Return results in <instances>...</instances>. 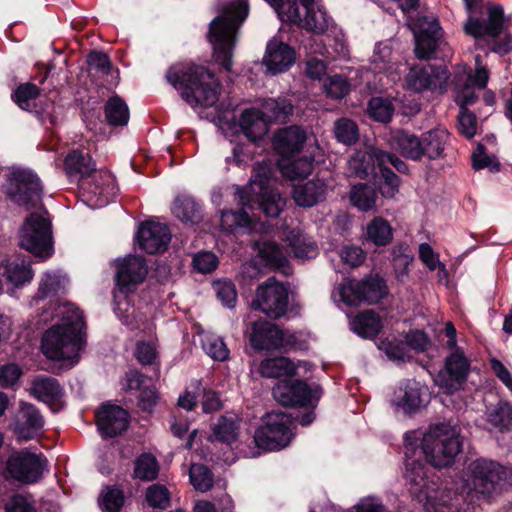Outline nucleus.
I'll return each mask as SVG.
<instances>
[{
    "mask_svg": "<svg viewBox=\"0 0 512 512\" xmlns=\"http://www.w3.org/2000/svg\"><path fill=\"white\" fill-rule=\"evenodd\" d=\"M461 450L460 429L450 422L430 426L421 440H412L409 433L405 434L404 478L411 496L426 511H436L440 506L451 505L438 482L428 478L427 464L435 468L448 467Z\"/></svg>",
    "mask_w": 512,
    "mask_h": 512,
    "instance_id": "obj_1",
    "label": "nucleus"
},
{
    "mask_svg": "<svg viewBox=\"0 0 512 512\" xmlns=\"http://www.w3.org/2000/svg\"><path fill=\"white\" fill-rule=\"evenodd\" d=\"M348 53V46L341 28L322 9V92L331 99L342 100L351 90L350 82L342 75L336 74L324 78L330 62L346 59Z\"/></svg>",
    "mask_w": 512,
    "mask_h": 512,
    "instance_id": "obj_2",
    "label": "nucleus"
},
{
    "mask_svg": "<svg viewBox=\"0 0 512 512\" xmlns=\"http://www.w3.org/2000/svg\"><path fill=\"white\" fill-rule=\"evenodd\" d=\"M248 15V5L237 0L226 5L209 27L208 38L213 46L215 61L230 71L236 33Z\"/></svg>",
    "mask_w": 512,
    "mask_h": 512,
    "instance_id": "obj_3",
    "label": "nucleus"
},
{
    "mask_svg": "<svg viewBox=\"0 0 512 512\" xmlns=\"http://www.w3.org/2000/svg\"><path fill=\"white\" fill-rule=\"evenodd\" d=\"M67 313L61 323L53 325L43 335L41 348L51 360H78L81 330L84 327L83 315L78 309L68 308Z\"/></svg>",
    "mask_w": 512,
    "mask_h": 512,
    "instance_id": "obj_4",
    "label": "nucleus"
},
{
    "mask_svg": "<svg viewBox=\"0 0 512 512\" xmlns=\"http://www.w3.org/2000/svg\"><path fill=\"white\" fill-rule=\"evenodd\" d=\"M166 78L191 106L210 107L218 101V82L203 66H191L181 71L170 69Z\"/></svg>",
    "mask_w": 512,
    "mask_h": 512,
    "instance_id": "obj_5",
    "label": "nucleus"
},
{
    "mask_svg": "<svg viewBox=\"0 0 512 512\" xmlns=\"http://www.w3.org/2000/svg\"><path fill=\"white\" fill-rule=\"evenodd\" d=\"M389 294L386 280L379 273H369L362 279L343 278L332 293L335 302L347 307L376 305Z\"/></svg>",
    "mask_w": 512,
    "mask_h": 512,
    "instance_id": "obj_6",
    "label": "nucleus"
},
{
    "mask_svg": "<svg viewBox=\"0 0 512 512\" xmlns=\"http://www.w3.org/2000/svg\"><path fill=\"white\" fill-rule=\"evenodd\" d=\"M468 470L473 490L484 498L499 494L506 487H512V471L495 461L476 459L469 464Z\"/></svg>",
    "mask_w": 512,
    "mask_h": 512,
    "instance_id": "obj_7",
    "label": "nucleus"
},
{
    "mask_svg": "<svg viewBox=\"0 0 512 512\" xmlns=\"http://www.w3.org/2000/svg\"><path fill=\"white\" fill-rule=\"evenodd\" d=\"M481 16H467L463 29L465 34L476 40L487 38L496 39L509 30L511 19L506 16L504 7L492 1H487Z\"/></svg>",
    "mask_w": 512,
    "mask_h": 512,
    "instance_id": "obj_8",
    "label": "nucleus"
},
{
    "mask_svg": "<svg viewBox=\"0 0 512 512\" xmlns=\"http://www.w3.org/2000/svg\"><path fill=\"white\" fill-rule=\"evenodd\" d=\"M263 424L255 431L254 441L258 448L279 450L286 447L293 438L292 418L282 411L267 413Z\"/></svg>",
    "mask_w": 512,
    "mask_h": 512,
    "instance_id": "obj_9",
    "label": "nucleus"
},
{
    "mask_svg": "<svg viewBox=\"0 0 512 512\" xmlns=\"http://www.w3.org/2000/svg\"><path fill=\"white\" fill-rule=\"evenodd\" d=\"M20 245L25 250L40 258L52 254L51 224L39 214H31L20 231Z\"/></svg>",
    "mask_w": 512,
    "mask_h": 512,
    "instance_id": "obj_10",
    "label": "nucleus"
},
{
    "mask_svg": "<svg viewBox=\"0 0 512 512\" xmlns=\"http://www.w3.org/2000/svg\"><path fill=\"white\" fill-rule=\"evenodd\" d=\"M471 363L459 347L451 352L444 361V366L434 378L435 384L445 394L452 395L463 388L468 379Z\"/></svg>",
    "mask_w": 512,
    "mask_h": 512,
    "instance_id": "obj_11",
    "label": "nucleus"
},
{
    "mask_svg": "<svg viewBox=\"0 0 512 512\" xmlns=\"http://www.w3.org/2000/svg\"><path fill=\"white\" fill-rule=\"evenodd\" d=\"M252 308L260 310L271 319L285 315L288 308V289L275 278H269L257 288Z\"/></svg>",
    "mask_w": 512,
    "mask_h": 512,
    "instance_id": "obj_12",
    "label": "nucleus"
},
{
    "mask_svg": "<svg viewBox=\"0 0 512 512\" xmlns=\"http://www.w3.org/2000/svg\"><path fill=\"white\" fill-rule=\"evenodd\" d=\"M47 459L43 454H36L28 450L13 452L7 459L6 470L9 476L21 483L32 484L43 475Z\"/></svg>",
    "mask_w": 512,
    "mask_h": 512,
    "instance_id": "obj_13",
    "label": "nucleus"
},
{
    "mask_svg": "<svg viewBox=\"0 0 512 512\" xmlns=\"http://www.w3.org/2000/svg\"><path fill=\"white\" fill-rule=\"evenodd\" d=\"M450 72L444 65H414L405 77L408 89L414 92L439 91L445 92Z\"/></svg>",
    "mask_w": 512,
    "mask_h": 512,
    "instance_id": "obj_14",
    "label": "nucleus"
},
{
    "mask_svg": "<svg viewBox=\"0 0 512 512\" xmlns=\"http://www.w3.org/2000/svg\"><path fill=\"white\" fill-rule=\"evenodd\" d=\"M254 170L256 174L254 179L250 182V190L258 197V207L268 217H278L286 205V200L278 191L268 187L267 184L271 173L268 167L257 163Z\"/></svg>",
    "mask_w": 512,
    "mask_h": 512,
    "instance_id": "obj_15",
    "label": "nucleus"
},
{
    "mask_svg": "<svg viewBox=\"0 0 512 512\" xmlns=\"http://www.w3.org/2000/svg\"><path fill=\"white\" fill-rule=\"evenodd\" d=\"M41 191L40 180L34 173L27 170L13 173L8 195L16 204L27 209L37 206Z\"/></svg>",
    "mask_w": 512,
    "mask_h": 512,
    "instance_id": "obj_16",
    "label": "nucleus"
},
{
    "mask_svg": "<svg viewBox=\"0 0 512 512\" xmlns=\"http://www.w3.org/2000/svg\"><path fill=\"white\" fill-rule=\"evenodd\" d=\"M272 394L280 405L290 408L308 406L313 399L312 388L299 379L278 381L272 389Z\"/></svg>",
    "mask_w": 512,
    "mask_h": 512,
    "instance_id": "obj_17",
    "label": "nucleus"
},
{
    "mask_svg": "<svg viewBox=\"0 0 512 512\" xmlns=\"http://www.w3.org/2000/svg\"><path fill=\"white\" fill-rule=\"evenodd\" d=\"M148 273L144 258L129 255L116 261V283L122 293L128 294L142 283Z\"/></svg>",
    "mask_w": 512,
    "mask_h": 512,
    "instance_id": "obj_18",
    "label": "nucleus"
},
{
    "mask_svg": "<svg viewBox=\"0 0 512 512\" xmlns=\"http://www.w3.org/2000/svg\"><path fill=\"white\" fill-rule=\"evenodd\" d=\"M315 6V0H286L280 12V19L307 31H316L318 22Z\"/></svg>",
    "mask_w": 512,
    "mask_h": 512,
    "instance_id": "obj_19",
    "label": "nucleus"
},
{
    "mask_svg": "<svg viewBox=\"0 0 512 512\" xmlns=\"http://www.w3.org/2000/svg\"><path fill=\"white\" fill-rule=\"evenodd\" d=\"M39 409L31 403L20 402L13 423V432L19 440L34 439L44 426Z\"/></svg>",
    "mask_w": 512,
    "mask_h": 512,
    "instance_id": "obj_20",
    "label": "nucleus"
},
{
    "mask_svg": "<svg viewBox=\"0 0 512 512\" xmlns=\"http://www.w3.org/2000/svg\"><path fill=\"white\" fill-rule=\"evenodd\" d=\"M312 367L307 361L294 363L287 357L278 356L261 361L258 371L261 376L266 378L306 377Z\"/></svg>",
    "mask_w": 512,
    "mask_h": 512,
    "instance_id": "obj_21",
    "label": "nucleus"
},
{
    "mask_svg": "<svg viewBox=\"0 0 512 512\" xmlns=\"http://www.w3.org/2000/svg\"><path fill=\"white\" fill-rule=\"evenodd\" d=\"M171 234L165 224L147 221L138 230L137 240L142 250L155 254L166 250Z\"/></svg>",
    "mask_w": 512,
    "mask_h": 512,
    "instance_id": "obj_22",
    "label": "nucleus"
},
{
    "mask_svg": "<svg viewBox=\"0 0 512 512\" xmlns=\"http://www.w3.org/2000/svg\"><path fill=\"white\" fill-rule=\"evenodd\" d=\"M248 337L251 346L258 351L279 349L284 342L283 332L266 320L253 322Z\"/></svg>",
    "mask_w": 512,
    "mask_h": 512,
    "instance_id": "obj_23",
    "label": "nucleus"
},
{
    "mask_svg": "<svg viewBox=\"0 0 512 512\" xmlns=\"http://www.w3.org/2000/svg\"><path fill=\"white\" fill-rule=\"evenodd\" d=\"M97 425L102 435L114 437L121 434L128 427L129 414L120 406L103 405L96 413Z\"/></svg>",
    "mask_w": 512,
    "mask_h": 512,
    "instance_id": "obj_24",
    "label": "nucleus"
},
{
    "mask_svg": "<svg viewBox=\"0 0 512 512\" xmlns=\"http://www.w3.org/2000/svg\"><path fill=\"white\" fill-rule=\"evenodd\" d=\"M427 388L415 379H406L401 382L397 406L406 414L418 412L426 404Z\"/></svg>",
    "mask_w": 512,
    "mask_h": 512,
    "instance_id": "obj_25",
    "label": "nucleus"
},
{
    "mask_svg": "<svg viewBox=\"0 0 512 512\" xmlns=\"http://www.w3.org/2000/svg\"><path fill=\"white\" fill-rule=\"evenodd\" d=\"M380 153L381 150L374 147L356 150L348 161L350 174L362 180L370 175L376 176L375 170L379 168Z\"/></svg>",
    "mask_w": 512,
    "mask_h": 512,
    "instance_id": "obj_26",
    "label": "nucleus"
},
{
    "mask_svg": "<svg viewBox=\"0 0 512 512\" xmlns=\"http://www.w3.org/2000/svg\"><path fill=\"white\" fill-rule=\"evenodd\" d=\"M294 60V51L287 44L277 40L268 43L263 61L273 74L285 71Z\"/></svg>",
    "mask_w": 512,
    "mask_h": 512,
    "instance_id": "obj_27",
    "label": "nucleus"
},
{
    "mask_svg": "<svg viewBox=\"0 0 512 512\" xmlns=\"http://www.w3.org/2000/svg\"><path fill=\"white\" fill-rule=\"evenodd\" d=\"M390 143L402 157L412 161L421 160V135L398 129L392 133Z\"/></svg>",
    "mask_w": 512,
    "mask_h": 512,
    "instance_id": "obj_28",
    "label": "nucleus"
},
{
    "mask_svg": "<svg viewBox=\"0 0 512 512\" xmlns=\"http://www.w3.org/2000/svg\"><path fill=\"white\" fill-rule=\"evenodd\" d=\"M364 243L375 247H386L394 239V228L389 221L382 216H374L366 225L363 233Z\"/></svg>",
    "mask_w": 512,
    "mask_h": 512,
    "instance_id": "obj_29",
    "label": "nucleus"
},
{
    "mask_svg": "<svg viewBox=\"0 0 512 512\" xmlns=\"http://www.w3.org/2000/svg\"><path fill=\"white\" fill-rule=\"evenodd\" d=\"M351 330L363 339H374L383 328L380 315L372 309L358 312L350 322Z\"/></svg>",
    "mask_w": 512,
    "mask_h": 512,
    "instance_id": "obj_30",
    "label": "nucleus"
},
{
    "mask_svg": "<svg viewBox=\"0 0 512 512\" xmlns=\"http://www.w3.org/2000/svg\"><path fill=\"white\" fill-rule=\"evenodd\" d=\"M30 393L39 401L52 406L63 397V388L57 379L39 375L32 380Z\"/></svg>",
    "mask_w": 512,
    "mask_h": 512,
    "instance_id": "obj_31",
    "label": "nucleus"
},
{
    "mask_svg": "<svg viewBox=\"0 0 512 512\" xmlns=\"http://www.w3.org/2000/svg\"><path fill=\"white\" fill-rule=\"evenodd\" d=\"M306 140V133L297 126H290L279 130L274 138L273 145L277 152L286 157L298 152Z\"/></svg>",
    "mask_w": 512,
    "mask_h": 512,
    "instance_id": "obj_32",
    "label": "nucleus"
},
{
    "mask_svg": "<svg viewBox=\"0 0 512 512\" xmlns=\"http://www.w3.org/2000/svg\"><path fill=\"white\" fill-rule=\"evenodd\" d=\"M449 133L445 129L435 128L421 134V159L437 160L444 157L445 145Z\"/></svg>",
    "mask_w": 512,
    "mask_h": 512,
    "instance_id": "obj_33",
    "label": "nucleus"
},
{
    "mask_svg": "<svg viewBox=\"0 0 512 512\" xmlns=\"http://www.w3.org/2000/svg\"><path fill=\"white\" fill-rule=\"evenodd\" d=\"M0 276L9 283L20 286L33 278L30 264L19 258H6L0 262Z\"/></svg>",
    "mask_w": 512,
    "mask_h": 512,
    "instance_id": "obj_34",
    "label": "nucleus"
},
{
    "mask_svg": "<svg viewBox=\"0 0 512 512\" xmlns=\"http://www.w3.org/2000/svg\"><path fill=\"white\" fill-rule=\"evenodd\" d=\"M239 125L252 142L260 140L268 132V121L258 109H247L240 117Z\"/></svg>",
    "mask_w": 512,
    "mask_h": 512,
    "instance_id": "obj_35",
    "label": "nucleus"
},
{
    "mask_svg": "<svg viewBox=\"0 0 512 512\" xmlns=\"http://www.w3.org/2000/svg\"><path fill=\"white\" fill-rule=\"evenodd\" d=\"M64 167L69 177L81 179L90 177L96 172V165L88 153L82 150H73L65 158Z\"/></svg>",
    "mask_w": 512,
    "mask_h": 512,
    "instance_id": "obj_36",
    "label": "nucleus"
},
{
    "mask_svg": "<svg viewBox=\"0 0 512 512\" xmlns=\"http://www.w3.org/2000/svg\"><path fill=\"white\" fill-rule=\"evenodd\" d=\"M440 26L433 22L428 28L422 29L415 36L414 52L418 59L426 60L436 51L440 38Z\"/></svg>",
    "mask_w": 512,
    "mask_h": 512,
    "instance_id": "obj_37",
    "label": "nucleus"
},
{
    "mask_svg": "<svg viewBox=\"0 0 512 512\" xmlns=\"http://www.w3.org/2000/svg\"><path fill=\"white\" fill-rule=\"evenodd\" d=\"M376 189L368 183H357L349 192L350 204L361 212H369L376 209Z\"/></svg>",
    "mask_w": 512,
    "mask_h": 512,
    "instance_id": "obj_38",
    "label": "nucleus"
},
{
    "mask_svg": "<svg viewBox=\"0 0 512 512\" xmlns=\"http://www.w3.org/2000/svg\"><path fill=\"white\" fill-rule=\"evenodd\" d=\"M106 120L114 126H124L129 121V108L126 102L118 95L108 99L104 107Z\"/></svg>",
    "mask_w": 512,
    "mask_h": 512,
    "instance_id": "obj_39",
    "label": "nucleus"
},
{
    "mask_svg": "<svg viewBox=\"0 0 512 512\" xmlns=\"http://www.w3.org/2000/svg\"><path fill=\"white\" fill-rule=\"evenodd\" d=\"M487 421L500 432L512 429V405L507 401H499L487 412Z\"/></svg>",
    "mask_w": 512,
    "mask_h": 512,
    "instance_id": "obj_40",
    "label": "nucleus"
},
{
    "mask_svg": "<svg viewBox=\"0 0 512 512\" xmlns=\"http://www.w3.org/2000/svg\"><path fill=\"white\" fill-rule=\"evenodd\" d=\"M395 108L392 100L387 97L374 96L367 104V113L371 119L381 123L392 120Z\"/></svg>",
    "mask_w": 512,
    "mask_h": 512,
    "instance_id": "obj_41",
    "label": "nucleus"
},
{
    "mask_svg": "<svg viewBox=\"0 0 512 512\" xmlns=\"http://www.w3.org/2000/svg\"><path fill=\"white\" fill-rule=\"evenodd\" d=\"M333 133L336 140L346 146H352L359 140L357 123L347 117H341L334 122Z\"/></svg>",
    "mask_w": 512,
    "mask_h": 512,
    "instance_id": "obj_42",
    "label": "nucleus"
},
{
    "mask_svg": "<svg viewBox=\"0 0 512 512\" xmlns=\"http://www.w3.org/2000/svg\"><path fill=\"white\" fill-rule=\"evenodd\" d=\"M380 177L376 181L379 193L386 199L393 198L401 184L400 177L388 166H379Z\"/></svg>",
    "mask_w": 512,
    "mask_h": 512,
    "instance_id": "obj_43",
    "label": "nucleus"
},
{
    "mask_svg": "<svg viewBox=\"0 0 512 512\" xmlns=\"http://www.w3.org/2000/svg\"><path fill=\"white\" fill-rule=\"evenodd\" d=\"M259 255L266 264L275 269H285L287 265L286 252L274 242H264L259 248Z\"/></svg>",
    "mask_w": 512,
    "mask_h": 512,
    "instance_id": "obj_44",
    "label": "nucleus"
},
{
    "mask_svg": "<svg viewBox=\"0 0 512 512\" xmlns=\"http://www.w3.org/2000/svg\"><path fill=\"white\" fill-rule=\"evenodd\" d=\"M286 242L298 259L305 260L315 257L317 254V247L314 244L307 243L305 237L299 232L291 231L286 236Z\"/></svg>",
    "mask_w": 512,
    "mask_h": 512,
    "instance_id": "obj_45",
    "label": "nucleus"
},
{
    "mask_svg": "<svg viewBox=\"0 0 512 512\" xmlns=\"http://www.w3.org/2000/svg\"><path fill=\"white\" fill-rule=\"evenodd\" d=\"M172 212L185 223H196L200 220L199 209L195 201L189 197L176 198Z\"/></svg>",
    "mask_w": 512,
    "mask_h": 512,
    "instance_id": "obj_46",
    "label": "nucleus"
},
{
    "mask_svg": "<svg viewBox=\"0 0 512 512\" xmlns=\"http://www.w3.org/2000/svg\"><path fill=\"white\" fill-rule=\"evenodd\" d=\"M281 174L290 180L306 178L313 169L312 162L308 158L295 161L283 160L279 163Z\"/></svg>",
    "mask_w": 512,
    "mask_h": 512,
    "instance_id": "obj_47",
    "label": "nucleus"
},
{
    "mask_svg": "<svg viewBox=\"0 0 512 512\" xmlns=\"http://www.w3.org/2000/svg\"><path fill=\"white\" fill-rule=\"evenodd\" d=\"M238 429L234 418L222 416L213 426V435L216 440L229 444L237 439Z\"/></svg>",
    "mask_w": 512,
    "mask_h": 512,
    "instance_id": "obj_48",
    "label": "nucleus"
},
{
    "mask_svg": "<svg viewBox=\"0 0 512 512\" xmlns=\"http://www.w3.org/2000/svg\"><path fill=\"white\" fill-rule=\"evenodd\" d=\"M202 347L207 355L217 361H224L228 358L229 350L223 339L214 334H204L201 339Z\"/></svg>",
    "mask_w": 512,
    "mask_h": 512,
    "instance_id": "obj_49",
    "label": "nucleus"
},
{
    "mask_svg": "<svg viewBox=\"0 0 512 512\" xmlns=\"http://www.w3.org/2000/svg\"><path fill=\"white\" fill-rule=\"evenodd\" d=\"M190 482L199 492H207L213 486V476L208 467L202 464H192L189 471Z\"/></svg>",
    "mask_w": 512,
    "mask_h": 512,
    "instance_id": "obj_50",
    "label": "nucleus"
},
{
    "mask_svg": "<svg viewBox=\"0 0 512 512\" xmlns=\"http://www.w3.org/2000/svg\"><path fill=\"white\" fill-rule=\"evenodd\" d=\"M319 186L314 181L296 185L293 189V198L299 206L310 207L317 203Z\"/></svg>",
    "mask_w": 512,
    "mask_h": 512,
    "instance_id": "obj_51",
    "label": "nucleus"
},
{
    "mask_svg": "<svg viewBox=\"0 0 512 512\" xmlns=\"http://www.w3.org/2000/svg\"><path fill=\"white\" fill-rule=\"evenodd\" d=\"M252 219L244 209L240 211H224L221 215V226L225 230L232 231L236 228H249Z\"/></svg>",
    "mask_w": 512,
    "mask_h": 512,
    "instance_id": "obj_52",
    "label": "nucleus"
},
{
    "mask_svg": "<svg viewBox=\"0 0 512 512\" xmlns=\"http://www.w3.org/2000/svg\"><path fill=\"white\" fill-rule=\"evenodd\" d=\"M293 111V107L285 100H269L264 105V111H261L267 121H284Z\"/></svg>",
    "mask_w": 512,
    "mask_h": 512,
    "instance_id": "obj_53",
    "label": "nucleus"
},
{
    "mask_svg": "<svg viewBox=\"0 0 512 512\" xmlns=\"http://www.w3.org/2000/svg\"><path fill=\"white\" fill-rule=\"evenodd\" d=\"M134 474L142 480L155 479L158 475V463L155 457L148 454L140 456L135 463Z\"/></svg>",
    "mask_w": 512,
    "mask_h": 512,
    "instance_id": "obj_54",
    "label": "nucleus"
},
{
    "mask_svg": "<svg viewBox=\"0 0 512 512\" xmlns=\"http://www.w3.org/2000/svg\"><path fill=\"white\" fill-rule=\"evenodd\" d=\"M64 290V280L54 273H46L39 284L38 297L55 296Z\"/></svg>",
    "mask_w": 512,
    "mask_h": 512,
    "instance_id": "obj_55",
    "label": "nucleus"
},
{
    "mask_svg": "<svg viewBox=\"0 0 512 512\" xmlns=\"http://www.w3.org/2000/svg\"><path fill=\"white\" fill-rule=\"evenodd\" d=\"M378 347L390 360L405 362L407 350L404 342L396 338L392 340L385 338L380 341Z\"/></svg>",
    "mask_w": 512,
    "mask_h": 512,
    "instance_id": "obj_56",
    "label": "nucleus"
},
{
    "mask_svg": "<svg viewBox=\"0 0 512 512\" xmlns=\"http://www.w3.org/2000/svg\"><path fill=\"white\" fill-rule=\"evenodd\" d=\"M124 503L121 490L107 487L101 494L100 506L107 512H118Z\"/></svg>",
    "mask_w": 512,
    "mask_h": 512,
    "instance_id": "obj_57",
    "label": "nucleus"
},
{
    "mask_svg": "<svg viewBox=\"0 0 512 512\" xmlns=\"http://www.w3.org/2000/svg\"><path fill=\"white\" fill-rule=\"evenodd\" d=\"M472 167L475 170H482L489 168L492 172H498L500 169L499 162H494L493 159L486 153L484 144L479 143L472 156Z\"/></svg>",
    "mask_w": 512,
    "mask_h": 512,
    "instance_id": "obj_58",
    "label": "nucleus"
},
{
    "mask_svg": "<svg viewBox=\"0 0 512 512\" xmlns=\"http://www.w3.org/2000/svg\"><path fill=\"white\" fill-rule=\"evenodd\" d=\"M458 129L461 135L470 139L474 137L477 129L476 115L468 108L462 107L458 116Z\"/></svg>",
    "mask_w": 512,
    "mask_h": 512,
    "instance_id": "obj_59",
    "label": "nucleus"
},
{
    "mask_svg": "<svg viewBox=\"0 0 512 512\" xmlns=\"http://www.w3.org/2000/svg\"><path fill=\"white\" fill-rule=\"evenodd\" d=\"M214 291L223 305L232 308L237 300L235 285L230 281H218L214 283Z\"/></svg>",
    "mask_w": 512,
    "mask_h": 512,
    "instance_id": "obj_60",
    "label": "nucleus"
},
{
    "mask_svg": "<svg viewBox=\"0 0 512 512\" xmlns=\"http://www.w3.org/2000/svg\"><path fill=\"white\" fill-rule=\"evenodd\" d=\"M405 345L415 350L416 352H425L431 346V340L428 335L422 330H410L405 335Z\"/></svg>",
    "mask_w": 512,
    "mask_h": 512,
    "instance_id": "obj_61",
    "label": "nucleus"
},
{
    "mask_svg": "<svg viewBox=\"0 0 512 512\" xmlns=\"http://www.w3.org/2000/svg\"><path fill=\"white\" fill-rule=\"evenodd\" d=\"M39 94L40 89L36 85L25 83L15 90L14 100L22 109H26L29 106V101L36 99Z\"/></svg>",
    "mask_w": 512,
    "mask_h": 512,
    "instance_id": "obj_62",
    "label": "nucleus"
},
{
    "mask_svg": "<svg viewBox=\"0 0 512 512\" xmlns=\"http://www.w3.org/2000/svg\"><path fill=\"white\" fill-rule=\"evenodd\" d=\"M340 257L344 264L358 267L365 261L366 253L359 246L345 245L340 250Z\"/></svg>",
    "mask_w": 512,
    "mask_h": 512,
    "instance_id": "obj_63",
    "label": "nucleus"
},
{
    "mask_svg": "<svg viewBox=\"0 0 512 512\" xmlns=\"http://www.w3.org/2000/svg\"><path fill=\"white\" fill-rule=\"evenodd\" d=\"M146 499L152 507L165 508L169 504L168 490L162 485L154 484L147 489Z\"/></svg>",
    "mask_w": 512,
    "mask_h": 512,
    "instance_id": "obj_64",
    "label": "nucleus"
}]
</instances>
